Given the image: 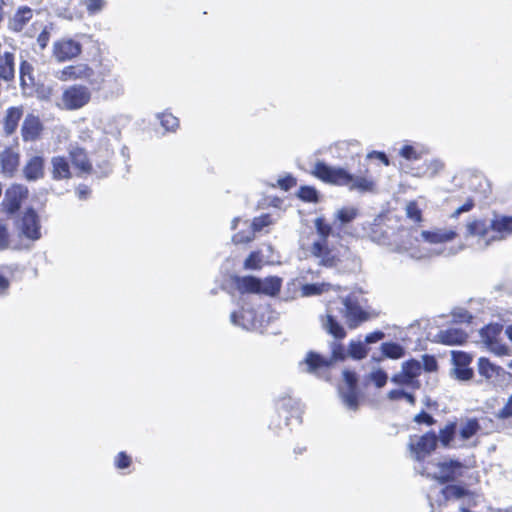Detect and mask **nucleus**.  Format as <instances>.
Here are the masks:
<instances>
[{
    "instance_id": "1",
    "label": "nucleus",
    "mask_w": 512,
    "mask_h": 512,
    "mask_svg": "<svg viewBox=\"0 0 512 512\" xmlns=\"http://www.w3.org/2000/svg\"><path fill=\"white\" fill-rule=\"evenodd\" d=\"M512 235V216L494 213L490 219L469 217L460 228L463 247L483 251Z\"/></svg>"
},
{
    "instance_id": "2",
    "label": "nucleus",
    "mask_w": 512,
    "mask_h": 512,
    "mask_svg": "<svg viewBox=\"0 0 512 512\" xmlns=\"http://www.w3.org/2000/svg\"><path fill=\"white\" fill-rule=\"evenodd\" d=\"M312 174L323 182L348 187L360 193L375 192L376 182L368 175H353L341 167L329 166L323 161H317Z\"/></svg>"
},
{
    "instance_id": "3",
    "label": "nucleus",
    "mask_w": 512,
    "mask_h": 512,
    "mask_svg": "<svg viewBox=\"0 0 512 512\" xmlns=\"http://www.w3.org/2000/svg\"><path fill=\"white\" fill-rule=\"evenodd\" d=\"M340 301L342 306L339 309V313L350 329H356L364 322L377 317L376 313L368 311L361 306L359 298L355 294L341 297Z\"/></svg>"
},
{
    "instance_id": "4",
    "label": "nucleus",
    "mask_w": 512,
    "mask_h": 512,
    "mask_svg": "<svg viewBox=\"0 0 512 512\" xmlns=\"http://www.w3.org/2000/svg\"><path fill=\"white\" fill-rule=\"evenodd\" d=\"M429 465L435 467V470H431L427 466L421 474L432 477L441 483L453 481L463 475L464 465L455 459L445 458L442 461L430 463Z\"/></svg>"
},
{
    "instance_id": "5",
    "label": "nucleus",
    "mask_w": 512,
    "mask_h": 512,
    "mask_svg": "<svg viewBox=\"0 0 512 512\" xmlns=\"http://www.w3.org/2000/svg\"><path fill=\"white\" fill-rule=\"evenodd\" d=\"M238 289L243 293H263L266 295H275L281 287V279L278 277H268L264 280L253 276L239 278Z\"/></svg>"
},
{
    "instance_id": "6",
    "label": "nucleus",
    "mask_w": 512,
    "mask_h": 512,
    "mask_svg": "<svg viewBox=\"0 0 512 512\" xmlns=\"http://www.w3.org/2000/svg\"><path fill=\"white\" fill-rule=\"evenodd\" d=\"M91 100V91L84 85H71L62 92L59 106L65 110H78Z\"/></svg>"
},
{
    "instance_id": "7",
    "label": "nucleus",
    "mask_w": 512,
    "mask_h": 512,
    "mask_svg": "<svg viewBox=\"0 0 512 512\" xmlns=\"http://www.w3.org/2000/svg\"><path fill=\"white\" fill-rule=\"evenodd\" d=\"M344 358L345 354L343 348L341 346H336L333 348L332 359H327L317 353L309 352L300 365L303 371L319 375L328 370L333 360H343Z\"/></svg>"
},
{
    "instance_id": "8",
    "label": "nucleus",
    "mask_w": 512,
    "mask_h": 512,
    "mask_svg": "<svg viewBox=\"0 0 512 512\" xmlns=\"http://www.w3.org/2000/svg\"><path fill=\"white\" fill-rule=\"evenodd\" d=\"M358 379L354 372L350 370L343 371V384L339 386V395L343 404L350 410L358 408Z\"/></svg>"
},
{
    "instance_id": "9",
    "label": "nucleus",
    "mask_w": 512,
    "mask_h": 512,
    "mask_svg": "<svg viewBox=\"0 0 512 512\" xmlns=\"http://www.w3.org/2000/svg\"><path fill=\"white\" fill-rule=\"evenodd\" d=\"M95 72L86 63H77L75 65L65 66L64 68L55 72V77L63 82L84 80L89 82L91 85L95 84L93 79Z\"/></svg>"
},
{
    "instance_id": "10",
    "label": "nucleus",
    "mask_w": 512,
    "mask_h": 512,
    "mask_svg": "<svg viewBox=\"0 0 512 512\" xmlns=\"http://www.w3.org/2000/svg\"><path fill=\"white\" fill-rule=\"evenodd\" d=\"M437 443V435L434 432H427L421 437L411 438L409 449L413 458L421 461L435 450Z\"/></svg>"
},
{
    "instance_id": "11",
    "label": "nucleus",
    "mask_w": 512,
    "mask_h": 512,
    "mask_svg": "<svg viewBox=\"0 0 512 512\" xmlns=\"http://www.w3.org/2000/svg\"><path fill=\"white\" fill-rule=\"evenodd\" d=\"M82 52V45L70 38H63L53 43L52 56L57 62L71 61Z\"/></svg>"
},
{
    "instance_id": "12",
    "label": "nucleus",
    "mask_w": 512,
    "mask_h": 512,
    "mask_svg": "<svg viewBox=\"0 0 512 512\" xmlns=\"http://www.w3.org/2000/svg\"><path fill=\"white\" fill-rule=\"evenodd\" d=\"M451 357L453 364L450 370L451 377L459 381L471 380L474 375L473 369L469 367L472 361L471 355L462 351H452Z\"/></svg>"
},
{
    "instance_id": "13",
    "label": "nucleus",
    "mask_w": 512,
    "mask_h": 512,
    "mask_svg": "<svg viewBox=\"0 0 512 512\" xmlns=\"http://www.w3.org/2000/svg\"><path fill=\"white\" fill-rule=\"evenodd\" d=\"M18 230L21 235L30 240H38L41 238V227L39 217L33 209H27L21 219L17 223Z\"/></svg>"
},
{
    "instance_id": "14",
    "label": "nucleus",
    "mask_w": 512,
    "mask_h": 512,
    "mask_svg": "<svg viewBox=\"0 0 512 512\" xmlns=\"http://www.w3.org/2000/svg\"><path fill=\"white\" fill-rule=\"evenodd\" d=\"M28 189L21 184H14L10 186L6 192L3 205L8 213L16 212L24 199L27 198Z\"/></svg>"
},
{
    "instance_id": "15",
    "label": "nucleus",
    "mask_w": 512,
    "mask_h": 512,
    "mask_svg": "<svg viewBox=\"0 0 512 512\" xmlns=\"http://www.w3.org/2000/svg\"><path fill=\"white\" fill-rule=\"evenodd\" d=\"M230 321L233 325L245 330H255L261 327V322L258 320L257 313L253 308L242 307L239 312L231 313Z\"/></svg>"
},
{
    "instance_id": "16",
    "label": "nucleus",
    "mask_w": 512,
    "mask_h": 512,
    "mask_svg": "<svg viewBox=\"0 0 512 512\" xmlns=\"http://www.w3.org/2000/svg\"><path fill=\"white\" fill-rule=\"evenodd\" d=\"M33 10L26 6H19L8 18L7 27L12 32H21L33 17Z\"/></svg>"
},
{
    "instance_id": "17",
    "label": "nucleus",
    "mask_w": 512,
    "mask_h": 512,
    "mask_svg": "<svg viewBox=\"0 0 512 512\" xmlns=\"http://www.w3.org/2000/svg\"><path fill=\"white\" fill-rule=\"evenodd\" d=\"M43 130V124L38 116L28 114L21 127V134L24 141H36Z\"/></svg>"
},
{
    "instance_id": "18",
    "label": "nucleus",
    "mask_w": 512,
    "mask_h": 512,
    "mask_svg": "<svg viewBox=\"0 0 512 512\" xmlns=\"http://www.w3.org/2000/svg\"><path fill=\"white\" fill-rule=\"evenodd\" d=\"M467 337V333L459 328H448L440 330L435 335V341L444 345H461Z\"/></svg>"
},
{
    "instance_id": "19",
    "label": "nucleus",
    "mask_w": 512,
    "mask_h": 512,
    "mask_svg": "<svg viewBox=\"0 0 512 512\" xmlns=\"http://www.w3.org/2000/svg\"><path fill=\"white\" fill-rule=\"evenodd\" d=\"M462 225L459 227V229ZM457 235H460V231L457 232L454 229H435L432 231H422L420 236L423 241L432 244L445 243L452 241L456 238Z\"/></svg>"
},
{
    "instance_id": "20",
    "label": "nucleus",
    "mask_w": 512,
    "mask_h": 512,
    "mask_svg": "<svg viewBox=\"0 0 512 512\" xmlns=\"http://www.w3.org/2000/svg\"><path fill=\"white\" fill-rule=\"evenodd\" d=\"M311 254L319 260L318 263L322 266L331 268L338 263V259L332 251L327 248L326 243L314 242L311 246Z\"/></svg>"
},
{
    "instance_id": "21",
    "label": "nucleus",
    "mask_w": 512,
    "mask_h": 512,
    "mask_svg": "<svg viewBox=\"0 0 512 512\" xmlns=\"http://www.w3.org/2000/svg\"><path fill=\"white\" fill-rule=\"evenodd\" d=\"M23 174L26 180L36 181L44 176V159L41 156H32L28 159L23 168Z\"/></svg>"
},
{
    "instance_id": "22",
    "label": "nucleus",
    "mask_w": 512,
    "mask_h": 512,
    "mask_svg": "<svg viewBox=\"0 0 512 512\" xmlns=\"http://www.w3.org/2000/svg\"><path fill=\"white\" fill-rule=\"evenodd\" d=\"M0 164L2 172L12 176L19 165V154L11 148H6L0 153Z\"/></svg>"
},
{
    "instance_id": "23",
    "label": "nucleus",
    "mask_w": 512,
    "mask_h": 512,
    "mask_svg": "<svg viewBox=\"0 0 512 512\" xmlns=\"http://www.w3.org/2000/svg\"><path fill=\"white\" fill-rule=\"evenodd\" d=\"M52 177L55 180L69 179L71 177L70 166L68 160L61 156L51 159Z\"/></svg>"
},
{
    "instance_id": "24",
    "label": "nucleus",
    "mask_w": 512,
    "mask_h": 512,
    "mask_svg": "<svg viewBox=\"0 0 512 512\" xmlns=\"http://www.w3.org/2000/svg\"><path fill=\"white\" fill-rule=\"evenodd\" d=\"M72 163L81 172H90L92 169L91 163L89 162L85 151L79 147H71L69 151Z\"/></svg>"
},
{
    "instance_id": "25",
    "label": "nucleus",
    "mask_w": 512,
    "mask_h": 512,
    "mask_svg": "<svg viewBox=\"0 0 512 512\" xmlns=\"http://www.w3.org/2000/svg\"><path fill=\"white\" fill-rule=\"evenodd\" d=\"M322 326L327 333L336 339H343L346 336L344 327L330 314L322 319Z\"/></svg>"
},
{
    "instance_id": "26",
    "label": "nucleus",
    "mask_w": 512,
    "mask_h": 512,
    "mask_svg": "<svg viewBox=\"0 0 512 512\" xmlns=\"http://www.w3.org/2000/svg\"><path fill=\"white\" fill-rule=\"evenodd\" d=\"M22 113V109L18 107H10L6 111L4 130L7 134H12L16 130L18 122L22 117Z\"/></svg>"
},
{
    "instance_id": "27",
    "label": "nucleus",
    "mask_w": 512,
    "mask_h": 512,
    "mask_svg": "<svg viewBox=\"0 0 512 512\" xmlns=\"http://www.w3.org/2000/svg\"><path fill=\"white\" fill-rule=\"evenodd\" d=\"M478 371L479 374L487 380H493L500 375L501 372H504L501 367L492 364L487 358L483 357L478 360Z\"/></svg>"
},
{
    "instance_id": "28",
    "label": "nucleus",
    "mask_w": 512,
    "mask_h": 512,
    "mask_svg": "<svg viewBox=\"0 0 512 512\" xmlns=\"http://www.w3.org/2000/svg\"><path fill=\"white\" fill-rule=\"evenodd\" d=\"M357 216L358 209L353 206L342 207L334 214L335 221L339 222L341 226L352 222Z\"/></svg>"
},
{
    "instance_id": "29",
    "label": "nucleus",
    "mask_w": 512,
    "mask_h": 512,
    "mask_svg": "<svg viewBox=\"0 0 512 512\" xmlns=\"http://www.w3.org/2000/svg\"><path fill=\"white\" fill-rule=\"evenodd\" d=\"M391 381L400 386H408L413 389L420 388L418 379H412L401 367V371L392 376Z\"/></svg>"
},
{
    "instance_id": "30",
    "label": "nucleus",
    "mask_w": 512,
    "mask_h": 512,
    "mask_svg": "<svg viewBox=\"0 0 512 512\" xmlns=\"http://www.w3.org/2000/svg\"><path fill=\"white\" fill-rule=\"evenodd\" d=\"M381 351L383 355L391 359H399L404 356V348L394 342H385L381 345Z\"/></svg>"
},
{
    "instance_id": "31",
    "label": "nucleus",
    "mask_w": 512,
    "mask_h": 512,
    "mask_svg": "<svg viewBox=\"0 0 512 512\" xmlns=\"http://www.w3.org/2000/svg\"><path fill=\"white\" fill-rule=\"evenodd\" d=\"M330 288H332V285L329 283L305 284L301 287V293L303 296L320 295L329 291Z\"/></svg>"
},
{
    "instance_id": "32",
    "label": "nucleus",
    "mask_w": 512,
    "mask_h": 512,
    "mask_svg": "<svg viewBox=\"0 0 512 512\" xmlns=\"http://www.w3.org/2000/svg\"><path fill=\"white\" fill-rule=\"evenodd\" d=\"M480 429L479 423L476 419H469L462 424L460 429V436L467 440L477 433Z\"/></svg>"
},
{
    "instance_id": "33",
    "label": "nucleus",
    "mask_w": 512,
    "mask_h": 512,
    "mask_svg": "<svg viewBox=\"0 0 512 512\" xmlns=\"http://www.w3.org/2000/svg\"><path fill=\"white\" fill-rule=\"evenodd\" d=\"M402 368L412 379H417L422 372V363L418 360L411 359L403 362Z\"/></svg>"
},
{
    "instance_id": "34",
    "label": "nucleus",
    "mask_w": 512,
    "mask_h": 512,
    "mask_svg": "<svg viewBox=\"0 0 512 512\" xmlns=\"http://www.w3.org/2000/svg\"><path fill=\"white\" fill-rule=\"evenodd\" d=\"M348 352L352 358L360 360L366 357L368 350L363 342L351 341Z\"/></svg>"
},
{
    "instance_id": "35",
    "label": "nucleus",
    "mask_w": 512,
    "mask_h": 512,
    "mask_svg": "<svg viewBox=\"0 0 512 512\" xmlns=\"http://www.w3.org/2000/svg\"><path fill=\"white\" fill-rule=\"evenodd\" d=\"M502 331V326L498 324H490L481 330V336L485 343L497 340Z\"/></svg>"
},
{
    "instance_id": "36",
    "label": "nucleus",
    "mask_w": 512,
    "mask_h": 512,
    "mask_svg": "<svg viewBox=\"0 0 512 512\" xmlns=\"http://www.w3.org/2000/svg\"><path fill=\"white\" fill-rule=\"evenodd\" d=\"M456 431V424L449 423L443 429L440 430L439 441L442 446L448 447L450 442L453 440Z\"/></svg>"
},
{
    "instance_id": "37",
    "label": "nucleus",
    "mask_w": 512,
    "mask_h": 512,
    "mask_svg": "<svg viewBox=\"0 0 512 512\" xmlns=\"http://www.w3.org/2000/svg\"><path fill=\"white\" fill-rule=\"evenodd\" d=\"M442 494L446 500L460 499L466 494V490L457 485H449L442 489Z\"/></svg>"
},
{
    "instance_id": "38",
    "label": "nucleus",
    "mask_w": 512,
    "mask_h": 512,
    "mask_svg": "<svg viewBox=\"0 0 512 512\" xmlns=\"http://www.w3.org/2000/svg\"><path fill=\"white\" fill-rule=\"evenodd\" d=\"M158 118L160 119L162 127L167 131H174L179 125L178 119L170 113L159 114Z\"/></svg>"
},
{
    "instance_id": "39",
    "label": "nucleus",
    "mask_w": 512,
    "mask_h": 512,
    "mask_svg": "<svg viewBox=\"0 0 512 512\" xmlns=\"http://www.w3.org/2000/svg\"><path fill=\"white\" fill-rule=\"evenodd\" d=\"M315 227L321 237V239L317 242H323L325 244L327 237L331 234V226L327 224L323 219L317 218L315 221Z\"/></svg>"
},
{
    "instance_id": "40",
    "label": "nucleus",
    "mask_w": 512,
    "mask_h": 512,
    "mask_svg": "<svg viewBox=\"0 0 512 512\" xmlns=\"http://www.w3.org/2000/svg\"><path fill=\"white\" fill-rule=\"evenodd\" d=\"M298 197L304 201L315 202L317 201L318 193L313 187L303 186L299 189Z\"/></svg>"
},
{
    "instance_id": "41",
    "label": "nucleus",
    "mask_w": 512,
    "mask_h": 512,
    "mask_svg": "<svg viewBox=\"0 0 512 512\" xmlns=\"http://www.w3.org/2000/svg\"><path fill=\"white\" fill-rule=\"evenodd\" d=\"M371 381H373L378 388H382L387 383L388 375L382 369L372 371L369 375Z\"/></svg>"
},
{
    "instance_id": "42",
    "label": "nucleus",
    "mask_w": 512,
    "mask_h": 512,
    "mask_svg": "<svg viewBox=\"0 0 512 512\" xmlns=\"http://www.w3.org/2000/svg\"><path fill=\"white\" fill-rule=\"evenodd\" d=\"M85 6L90 15H95L105 8L106 0H85Z\"/></svg>"
},
{
    "instance_id": "43",
    "label": "nucleus",
    "mask_w": 512,
    "mask_h": 512,
    "mask_svg": "<svg viewBox=\"0 0 512 512\" xmlns=\"http://www.w3.org/2000/svg\"><path fill=\"white\" fill-rule=\"evenodd\" d=\"M33 67L27 61H22L20 64V79L23 85L27 84V79L31 82L33 80L32 77Z\"/></svg>"
},
{
    "instance_id": "44",
    "label": "nucleus",
    "mask_w": 512,
    "mask_h": 512,
    "mask_svg": "<svg viewBox=\"0 0 512 512\" xmlns=\"http://www.w3.org/2000/svg\"><path fill=\"white\" fill-rule=\"evenodd\" d=\"M488 349L498 356H504L509 354V348L497 340L486 343Z\"/></svg>"
},
{
    "instance_id": "45",
    "label": "nucleus",
    "mask_w": 512,
    "mask_h": 512,
    "mask_svg": "<svg viewBox=\"0 0 512 512\" xmlns=\"http://www.w3.org/2000/svg\"><path fill=\"white\" fill-rule=\"evenodd\" d=\"M272 224V219L270 215L264 214L259 217L254 218L252 222V228L254 231H261L264 227Z\"/></svg>"
},
{
    "instance_id": "46",
    "label": "nucleus",
    "mask_w": 512,
    "mask_h": 512,
    "mask_svg": "<svg viewBox=\"0 0 512 512\" xmlns=\"http://www.w3.org/2000/svg\"><path fill=\"white\" fill-rule=\"evenodd\" d=\"M262 259L259 252H252L245 260V267L247 269H258L261 267Z\"/></svg>"
},
{
    "instance_id": "47",
    "label": "nucleus",
    "mask_w": 512,
    "mask_h": 512,
    "mask_svg": "<svg viewBox=\"0 0 512 512\" xmlns=\"http://www.w3.org/2000/svg\"><path fill=\"white\" fill-rule=\"evenodd\" d=\"M406 214L411 220L415 222L421 221V211L418 208L417 204L414 202H410L407 204Z\"/></svg>"
},
{
    "instance_id": "48",
    "label": "nucleus",
    "mask_w": 512,
    "mask_h": 512,
    "mask_svg": "<svg viewBox=\"0 0 512 512\" xmlns=\"http://www.w3.org/2000/svg\"><path fill=\"white\" fill-rule=\"evenodd\" d=\"M400 155L407 160H417L420 158V153L411 145L403 146L400 150Z\"/></svg>"
},
{
    "instance_id": "49",
    "label": "nucleus",
    "mask_w": 512,
    "mask_h": 512,
    "mask_svg": "<svg viewBox=\"0 0 512 512\" xmlns=\"http://www.w3.org/2000/svg\"><path fill=\"white\" fill-rule=\"evenodd\" d=\"M109 139H106L103 147L99 150V156L104 158L103 162H104V166H105V171L103 173H108V170H109V165H108V159L111 157L112 155V149L110 148V145L108 143Z\"/></svg>"
},
{
    "instance_id": "50",
    "label": "nucleus",
    "mask_w": 512,
    "mask_h": 512,
    "mask_svg": "<svg viewBox=\"0 0 512 512\" xmlns=\"http://www.w3.org/2000/svg\"><path fill=\"white\" fill-rule=\"evenodd\" d=\"M422 359V370L424 369L426 372H434L437 370L438 364L434 356L423 355Z\"/></svg>"
},
{
    "instance_id": "51",
    "label": "nucleus",
    "mask_w": 512,
    "mask_h": 512,
    "mask_svg": "<svg viewBox=\"0 0 512 512\" xmlns=\"http://www.w3.org/2000/svg\"><path fill=\"white\" fill-rule=\"evenodd\" d=\"M50 41V31L45 27L38 35L36 42L41 50H44Z\"/></svg>"
},
{
    "instance_id": "52",
    "label": "nucleus",
    "mask_w": 512,
    "mask_h": 512,
    "mask_svg": "<svg viewBox=\"0 0 512 512\" xmlns=\"http://www.w3.org/2000/svg\"><path fill=\"white\" fill-rule=\"evenodd\" d=\"M474 207V201L472 199H467L466 202L458 207L452 214L451 218L456 219L461 215L462 213L469 212Z\"/></svg>"
},
{
    "instance_id": "53",
    "label": "nucleus",
    "mask_w": 512,
    "mask_h": 512,
    "mask_svg": "<svg viewBox=\"0 0 512 512\" xmlns=\"http://www.w3.org/2000/svg\"><path fill=\"white\" fill-rule=\"evenodd\" d=\"M115 464L119 469H125L130 466L131 458L124 452H120L115 460Z\"/></svg>"
},
{
    "instance_id": "54",
    "label": "nucleus",
    "mask_w": 512,
    "mask_h": 512,
    "mask_svg": "<svg viewBox=\"0 0 512 512\" xmlns=\"http://www.w3.org/2000/svg\"><path fill=\"white\" fill-rule=\"evenodd\" d=\"M9 245V234L7 227L0 223V250H4Z\"/></svg>"
},
{
    "instance_id": "55",
    "label": "nucleus",
    "mask_w": 512,
    "mask_h": 512,
    "mask_svg": "<svg viewBox=\"0 0 512 512\" xmlns=\"http://www.w3.org/2000/svg\"><path fill=\"white\" fill-rule=\"evenodd\" d=\"M414 421L416 423H418V424L425 423L427 425H433L435 423L434 418L430 414H428V413H426L424 411H422L421 413L417 414L414 417Z\"/></svg>"
},
{
    "instance_id": "56",
    "label": "nucleus",
    "mask_w": 512,
    "mask_h": 512,
    "mask_svg": "<svg viewBox=\"0 0 512 512\" xmlns=\"http://www.w3.org/2000/svg\"><path fill=\"white\" fill-rule=\"evenodd\" d=\"M512 416V395L509 397L507 403L503 408L498 411L499 418H508Z\"/></svg>"
},
{
    "instance_id": "57",
    "label": "nucleus",
    "mask_w": 512,
    "mask_h": 512,
    "mask_svg": "<svg viewBox=\"0 0 512 512\" xmlns=\"http://www.w3.org/2000/svg\"><path fill=\"white\" fill-rule=\"evenodd\" d=\"M385 334L382 331L372 332L365 337V343L372 344L376 343L384 338Z\"/></svg>"
},
{
    "instance_id": "58",
    "label": "nucleus",
    "mask_w": 512,
    "mask_h": 512,
    "mask_svg": "<svg viewBox=\"0 0 512 512\" xmlns=\"http://www.w3.org/2000/svg\"><path fill=\"white\" fill-rule=\"evenodd\" d=\"M279 186L284 190H289L295 185V179L292 176H287L278 180Z\"/></svg>"
},
{
    "instance_id": "59",
    "label": "nucleus",
    "mask_w": 512,
    "mask_h": 512,
    "mask_svg": "<svg viewBox=\"0 0 512 512\" xmlns=\"http://www.w3.org/2000/svg\"><path fill=\"white\" fill-rule=\"evenodd\" d=\"M453 317L458 322H470L471 315L466 310H459L458 312L453 313Z\"/></svg>"
},
{
    "instance_id": "60",
    "label": "nucleus",
    "mask_w": 512,
    "mask_h": 512,
    "mask_svg": "<svg viewBox=\"0 0 512 512\" xmlns=\"http://www.w3.org/2000/svg\"><path fill=\"white\" fill-rule=\"evenodd\" d=\"M405 395V391L402 390V389H394V390H391L388 392L387 394V397L390 399V400H399V399H403Z\"/></svg>"
},
{
    "instance_id": "61",
    "label": "nucleus",
    "mask_w": 512,
    "mask_h": 512,
    "mask_svg": "<svg viewBox=\"0 0 512 512\" xmlns=\"http://www.w3.org/2000/svg\"><path fill=\"white\" fill-rule=\"evenodd\" d=\"M252 239L253 236L251 234L245 236L241 233L234 235L232 238L233 242L236 244L250 242Z\"/></svg>"
},
{
    "instance_id": "62",
    "label": "nucleus",
    "mask_w": 512,
    "mask_h": 512,
    "mask_svg": "<svg viewBox=\"0 0 512 512\" xmlns=\"http://www.w3.org/2000/svg\"><path fill=\"white\" fill-rule=\"evenodd\" d=\"M443 168V163L439 160H433L429 163L428 169L431 170V174L435 175Z\"/></svg>"
},
{
    "instance_id": "63",
    "label": "nucleus",
    "mask_w": 512,
    "mask_h": 512,
    "mask_svg": "<svg viewBox=\"0 0 512 512\" xmlns=\"http://www.w3.org/2000/svg\"><path fill=\"white\" fill-rule=\"evenodd\" d=\"M367 157L368 158H374L375 157V158L381 160L385 165H389V160H388L386 154L383 153V152L373 151V152L369 153L367 155Z\"/></svg>"
},
{
    "instance_id": "64",
    "label": "nucleus",
    "mask_w": 512,
    "mask_h": 512,
    "mask_svg": "<svg viewBox=\"0 0 512 512\" xmlns=\"http://www.w3.org/2000/svg\"><path fill=\"white\" fill-rule=\"evenodd\" d=\"M9 287V281L4 276L0 275V293L4 292Z\"/></svg>"
}]
</instances>
